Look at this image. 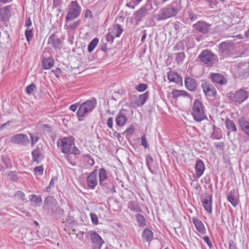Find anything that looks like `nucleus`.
<instances>
[{
  "instance_id": "f257e3e1",
  "label": "nucleus",
  "mask_w": 249,
  "mask_h": 249,
  "mask_svg": "<svg viewBox=\"0 0 249 249\" xmlns=\"http://www.w3.org/2000/svg\"><path fill=\"white\" fill-rule=\"evenodd\" d=\"M180 4V1L176 0L163 7L161 9L160 13L157 15L156 19L158 20H163L175 16L181 9Z\"/></svg>"
},
{
  "instance_id": "f03ea898",
  "label": "nucleus",
  "mask_w": 249,
  "mask_h": 249,
  "mask_svg": "<svg viewBox=\"0 0 249 249\" xmlns=\"http://www.w3.org/2000/svg\"><path fill=\"white\" fill-rule=\"evenodd\" d=\"M57 144L61 147V151L65 154L79 155L80 151L74 145V139L72 137H65L57 141Z\"/></svg>"
},
{
  "instance_id": "7ed1b4c3",
  "label": "nucleus",
  "mask_w": 249,
  "mask_h": 249,
  "mask_svg": "<svg viewBox=\"0 0 249 249\" xmlns=\"http://www.w3.org/2000/svg\"><path fill=\"white\" fill-rule=\"evenodd\" d=\"M82 8L77 0H71L68 5L66 16L67 21H73L80 15Z\"/></svg>"
},
{
  "instance_id": "20e7f679",
  "label": "nucleus",
  "mask_w": 249,
  "mask_h": 249,
  "mask_svg": "<svg viewBox=\"0 0 249 249\" xmlns=\"http://www.w3.org/2000/svg\"><path fill=\"white\" fill-rule=\"evenodd\" d=\"M249 93L246 89L241 88L235 92H230L228 94V97L235 105H240L248 98Z\"/></svg>"
},
{
  "instance_id": "39448f33",
  "label": "nucleus",
  "mask_w": 249,
  "mask_h": 249,
  "mask_svg": "<svg viewBox=\"0 0 249 249\" xmlns=\"http://www.w3.org/2000/svg\"><path fill=\"white\" fill-rule=\"evenodd\" d=\"M192 115L195 120L198 122L204 120L206 117L203 104L198 99L195 100L193 103Z\"/></svg>"
},
{
  "instance_id": "423d86ee",
  "label": "nucleus",
  "mask_w": 249,
  "mask_h": 249,
  "mask_svg": "<svg viewBox=\"0 0 249 249\" xmlns=\"http://www.w3.org/2000/svg\"><path fill=\"white\" fill-rule=\"evenodd\" d=\"M96 105V101L94 98L87 100L80 105L77 115L80 117L84 116L85 114L90 112L95 108Z\"/></svg>"
},
{
  "instance_id": "0eeeda50",
  "label": "nucleus",
  "mask_w": 249,
  "mask_h": 249,
  "mask_svg": "<svg viewBox=\"0 0 249 249\" xmlns=\"http://www.w3.org/2000/svg\"><path fill=\"white\" fill-rule=\"evenodd\" d=\"M57 201L52 196L46 197L44 202L43 210L49 214L52 215L57 210Z\"/></svg>"
},
{
  "instance_id": "6e6552de",
  "label": "nucleus",
  "mask_w": 249,
  "mask_h": 249,
  "mask_svg": "<svg viewBox=\"0 0 249 249\" xmlns=\"http://www.w3.org/2000/svg\"><path fill=\"white\" fill-rule=\"evenodd\" d=\"M200 60L205 64L210 65L216 60V56L211 51L206 49L203 51L199 55Z\"/></svg>"
},
{
  "instance_id": "1a4fd4ad",
  "label": "nucleus",
  "mask_w": 249,
  "mask_h": 249,
  "mask_svg": "<svg viewBox=\"0 0 249 249\" xmlns=\"http://www.w3.org/2000/svg\"><path fill=\"white\" fill-rule=\"evenodd\" d=\"M11 142L15 144L27 146L29 143V139L26 135L17 134L11 137Z\"/></svg>"
},
{
  "instance_id": "9d476101",
  "label": "nucleus",
  "mask_w": 249,
  "mask_h": 249,
  "mask_svg": "<svg viewBox=\"0 0 249 249\" xmlns=\"http://www.w3.org/2000/svg\"><path fill=\"white\" fill-rule=\"evenodd\" d=\"M234 50L232 43L226 41L221 43L219 45V51L223 56L230 55Z\"/></svg>"
},
{
  "instance_id": "9b49d317",
  "label": "nucleus",
  "mask_w": 249,
  "mask_h": 249,
  "mask_svg": "<svg viewBox=\"0 0 249 249\" xmlns=\"http://www.w3.org/2000/svg\"><path fill=\"white\" fill-rule=\"evenodd\" d=\"M11 16L12 9L10 5L4 6L0 9V20L3 21L5 24L8 23Z\"/></svg>"
},
{
  "instance_id": "f8f14e48",
  "label": "nucleus",
  "mask_w": 249,
  "mask_h": 249,
  "mask_svg": "<svg viewBox=\"0 0 249 249\" xmlns=\"http://www.w3.org/2000/svg\"><path fill=\"white\" fill-rule=\"evenodd\" d=\"M201 201L205 210L211 213H212V197L208 194H204L200 197Z\"/></svg>"
},
{
  "instance_id": "ddd939ff",
  "label": "nucleus",
  "mask_w": 249,
  "mask_h": 249,
  "mask_svg": "<svg viewBox=\"0 0 249 249\" xmlns=\"http://www.w3.org/2000/svg\"><path fill=\"white\" fill-rule=\"evenodd\" d=\"M205 94L209 96H214L216 93V90L213 85L209 82H203L201 85Z\"/></svg>"
},
{
  "instance_id": "4468645a",
  "label": "nucleus",
  "mask_w": 249,
  "mask_h": 249,
  "mask_svg": "<svg viewBox=\"0 0 249 249\" xmlns=\"http://www.w3.org/2000/svg\"><path fill=\"white\" fill-rule=\"evenodd\" d=\"M97 174V171L94 170L90 173L87 178L88 185L90 189H94L98 184Z\"/></svg>"
},
{
  "instance_id": "2eb2a0df",
  "label": "nucleus",
  "mask_w": 249,
  "mask_h": 249,
  "mask_svg": "<svg viewBox=\"0 0 249 249\" xmlns=\"http://www.w3.org/2000/svg\"><path fill=\"white\" fill-rule=\"evenodd\" d=\"M65 24L64 27L67 30L69 33L75 31L81 24V20L78 19L76 20L67 21L66 18L65 19Z\"/></svg>"
},
{
  "instance_id": "dca6fc26",
  "label": "nucleus",
  "mask_w": 249,
  "mask_h": 249,
  "mask_svg": "<svg viewBox=\"0 0 249 249\" xmlns=\"http://www.w3.org/2000/svg\"><path fill=\"white\" fill-rule=\"evenodd\" d=\"M212 80L220 85H226L227 79L222 74L219 73H212L210 75Z\"/></svg>"
},
{
  "instance_id": "f3484780",
  "label": "nucleus",
  "mask_w": 249,
  "mask_h": 249,
  "mask_svg": "<svg viewBox=\"0 0 249 249\" xmlns=\"http://www.w3.org/2000/svg\"><path fill=\"white\" fill-rule=\"evenodd\" d=\"M185 88L190 91L196 90L197 84L196 79L191 77H187L184 80Z\"/></svg>"
},
{
  "instance_id": "a211bd4d",
  "label": "nucleus",
  "mask_w": 249,
  "mask_h": 249,
  "mask_svg": "<svg viewBox=\"0 0 249 249\" xmlns=\"http://www.w3.org/2000/svg\"><path fill=\"white\" fill-rule=\"evenodd\" d=\"M167 78L170 82L182 85V78L180 77L176 72L170 71L167 73Z\"/></svg>"
},
{
  "instance_id": "6ab92c4d",
  "label": "nucleus",
  "mask_w": 249,
  "mask_h": 249,
  "mask_svg": "<svg viewBox=\"0 0 249 249\" xmlns=\"http://www.w3.org/2000/svg\"><path fill=\"white\" fill-rule=\"evenodd\" d=\"M123 29L120 24H116L114 25L112 30L109 33V37L111 40H113L115 37H118L121 35Z\"/></svg>"
},
{
  "instance_id": "aec40b11",
  "label": "nucleus",
  "mask_w": 249,
  "mask_h": 249,
  "mask_svg": "<svg viewBox=\"0 0 249 249\" xmlns=\"http://www.w3.org/2000/svg\"><path fill=\"white\" fill-rule=\"evenodd\" d=\"M192 220L197 231L202 234H205L206 230L202 222L196 217H193Z\"/></svg>"
},
{
  "instance_id": "412c9836",
  "label": "nucleus",
  "mask_w": 249,
  "mask_h": 249,
  "mask_svg": "<svg viewBox=\"0 0 249 249\" xmlns=\"http://www.w3.org/2000/svg\"><path fill=\"white\" fill-rule=\"evenodd\" d=\"M90 237L92 243L97 246V248L99 249L104 243L100 236L95 232H91L90 234Z\"/></svg>"
},
{
  "instance_id": "4be33fe9",
  "label": "nucleus",
  "mask_w": 249,
  "mask_h": 249,
  "mask_svg": "<svg viewBox=\"0 0 249 249\" xmlns=\"http://www.w3.org/2000/svg\"><path fill=\"white\" fill-rule=\"evenodd\" d=\"M238 123L242 130L249 136V122L245 118L241 117L238 119Z\"/></svg>"
},
{
  "instance_id": "5701e85b",
  "label": "nucleus",
  "mask_w": 249,
  "mask_h": 249,
  "mask_svg": "<svg viewBox=\"0 0 249 249\" xmlns=\"http://www.w3.org/2000/svg\"><path fill=\"white\" fill-rule=\"evenodd\" d=\"M172 94L175 99H177L179 97H187L188 98H192V96L188 92L183 90L174 89L172 91Z\"/></svg>"
},
{
  "instance_id": "b1692460",
  "label": "nucleus",
  "mask_w": 249,
  "mask_h": 249,
  "mask_svg": "<svg viewBox=\"0 0 249 249\" xmlns=\"http://www.w3.org/2000/svg\"><path fill=\"white\" fill-rule=\"evenodd\" d=\"M194 26L199 32L203 33L207 32L210 28V25L204 21H198Z\"/></svg>"
},
{
  "instance_id": "393cba45",
  "label": "nucleus",
  "mask_w": 249,
  "mask_h": 249,
  "mask_svg": "<svg viewBox=\"0 0 249 249\" xmlns=\"http://www.w3.org/2000/svg\"><path fill=\"white\" fill-rule=\"evenodd\" d=\"M99 176L100 185L106 187L107 184L104 183V181L107 178V170L104 168H101L99 170Z\"/></svg>"
},
{
  "instance_id": "a878e982",
  "label": "nucleus",
  "mask_w": 249,
  "mask_h": 249,
  "mask_svg": "<svg viewBox=\"0 0 249 249\" xmlns=\"http://www.w3.org/2000/svg\"><path fill=\"white\" fill-rule=\"evenodd\" d=\"M205 166L203 162L200 160H197L196 164V175L197 178H199L203 173Z\"/></svg>"
},
{
  "instance_id": "bb28decb",
  "label": "nucleus",
  "mask_w": 249,
  "mask_h": 249,
  "mask_svg": "<svg viewBox=\"0 0 249 249\" xmlns=\"http://www.w3.org/2000/svg\"><path fill=\"white\" fill-rule=\"evenodd\" d=\"M142 237L143 240L149 243L153 239V233L149 229H145L142 231Z\"/></svg>"
},
{
  "instance_id": "cd10ccee",
  "label": "nucleus",
  "mask_w": 249,
  "mask_h": 249,
  "mask_svg": "<svg viewBox=\"0 0 249 249\" xmlns=\"http://www.w3.org/2000/svg\"><path fill=\"white\" fill-rule=\"evenodd\" d=\"M48 43L54 48H57L59 47L60 41L55 35L53 34L49 37Z\"/></svg>"
},
{
  "instance_id": "c85d7f7f",
  "label": "nucleus",
  "mask_w": 249,
  "mask_h": 249,
  "mask_svg": "<svg viewBox=\"0 0 249 249\" xmlns=\"http://www.w3.org/2000/svg\"><path fill=\"white\" fill-rule=\"evenodd\" d=\"M32 156L33 159V162H36L39 163V160L41 159V153L39 149V145H37L36 149H34L32 152Z\"/></svg>"
},
{
  "instance_id": "c756f323",
  "label": "nucleus",
  "mask_w": 249,
  "mask_h": 249,
  "mask_svg": "<svg viewBox=\"0 0 249 249\" xmlns=\"http://www.w3.org/2000/svg\"><path fill=\"white\" fill-rule=\"evenodd\" d=\"M127 120V117L120 111L116 119V124L120 126H124Z\"/></svg>"
},
{
  "instance_id": "7c9ffc66",
  "label": "nucleus",
  "mask_w": 249,
  "mask_h": 249,
  "mask_svg": "<svg viewBox=\"0 0 249 249\" xmlns=\"http://www.w3.org/2000/svg\"><path fill=\"white\" fill-rule=\"evenodd\" d=\"M148 97V93L147 92H145L143 94H141L139 96V97L136 101V105L138 107L143 106L145 103Z\"/></svg>"
},
{
  "instance_id": "2f4dec72",
  "label": "nucleus",
  "mask_w": 249,
  "mask_h": 249,
  "mask_svg": "<svg viewBox=\"0 0 249 249\" xmlns=\"http://www.w3.org/2000/svg\"><path fill=\"white\" fill-rule=\"evenodd\" d=\"M146 161L148 168L150 171V172L153 174H156L157 168L156 167H152L151 165V163H154V161L153 158L151 156L147 157Z\"/></svg>"
},
{
  "instance_id": "473e14b6",
  "label": "nucleus",
  "mask_w": 249,
  "mask_h": 249,
  "mask_svg": "<svg viewBox=\"0 0 249 249\" xmlns=\"http://www.w3.org/2000/svg\"><path fill=\"white\" fill-rule=\"evenodd\" d=\"M228 200L231 204V205L236 207L238 203V199L236 196L232 192H230L227 196Z\"/></svg>"
},
{
  "instance_id": "72a5a7b5",
  "label": "nucleus",
  "mask_w": 249,
  "mask_h": 249,
  "mask_svg": "<svg viewBox=\"0 0 249 249\" xmlns=\"http://www.w3.org/2000/svg\"><path fill=\"white\" fill-rule=\"evenodd\" d=\"M147 14L146 9L145 8H142L137 11L135 18L136 20H141Z\"/></svg>"
},
{
  "instance_id": "f704fd0d",
  "label": "nucleus",
  "mask_w": 249,
  "mask_h": 249,
  "mask_svg": "<svg viewBox=\"0 0 249 249\" xmlns=\"http://www.w3.org/2000/svg\"><path fill=\"white\" fill-rule=\"evenodd\" d=\"M226 128L230 131L236 132L237 131L236 126L233 121L227 119L225 122Z\"/></svg>"
},
{
  "instance_id": "c9c22d12",
  "label": "nucleus",
  "mask_w": 249,
  "mask_h": 249,
  "mask_svg": "<svg viewBox=\"0 0 249 249\" xmlns=\"http://www.w3.org/2000/svg\"><path fill=\"white\" fill-rule=\"evenodd\" d=\"M42 67L44 69H50L53 65V61L52 58H45L42 62Z\"/></svg>"
},
{
  "instance_id": "e433bc0d",
  "label": "nucleus",
  "mask_w": 249,
  "mask_h": 249,
  "mask_svg": "<svg viewBox=\"0 0 249 249\" xmlns=\"http://www.w3.org/2000/svg\"><path fill=\"white\" fill-rule=\"evenodd\" d=\"M128 208L131 211L137 212L140 211V207L138 203L136 201H130L128 204Z\"/></svg>"
},
{
  "instance_id": "4c0bfd02",
  "label": "nucleus",
  "mask_w": 249,
  "mask_h": 249,
  "mask_svg": "<svg viewBox=\"0 0 249 249\" xmlns=\"http://www.w3.org/2000/svg\"><path fill=\"white\" fill-rule=\"evenodd\" d=\"M99 43V39L97 38L93 39L88 45V50L89 53L92 52Z\"/></svg>"
},
{
  "instance_id": "58836bf2",
  "label": "nucleus",
  "mask_w": 249,
  "mask_h": 249,
  "mask_svg": "<svg viewBox=\"0 0 249 249\" xmlns=\"http://www.w3.org/2000/svg\"><path fill=\"white\" fill-rule=\"evenodd\" d=\"M136 218L140 226L143 227L146 225V221L144 216L140 213L136 215Z\"/></svg>"
},
{
  "instance_id": "ea45409f",
  "label": "nucleus",
  "mask_w": 249,
  "mask_h": 249,
  "mask_svg": "<svg viewBox=\"0 0 249 249\" xmlns=\"http://www.w3.org/2000/svg\"><path fill=\"white\" fill-rule=\"evenodd\" d=\"M176 55V61L178 64L181 63L185 57L184 53L180 52L175 54Z\"/></svg>"
},
{
  "instance_id": "a19ab883",
  "label": "nucleus",
  "mask_w": 249,
  "mask_h": 249,
  "mask_svg": "<svg viewBox=\"0 0 249 249\" xmlns=\"http://www.w3.org/2000/svg\"><path fill=\"white\" fill-rule=\"evenodd\" d=\"M31 140V146L33 147L39 139L38 135L37 133H29Z\"/></svg>"
},
{
  "instance_id": "79ce46f5",
  "label": "nucleus",
  "mask_w": 249,
  "mask_h": 249,
  "mask_svg": "<svg viewBox=\"0 0 249 249\" xmlns=\"http://www.w3.org/2000/svg\"><path fill=\"white\" fill-rule=\"evenodd\" d=\"M36 89V86L34 83L31 84L26 88V92L28 94H31Z\"/></svg>"
},
{
  "instance_id": "37998d69",
  "label": "nucleus",
  "mask_w": 249,
  "mask_h": 249,
  "mask_svg": "<svg viewBox=\"0 0 249 249\" xmlns=\"http://www.w3.org/2000/svg\"><path fill=\"white\" fill-rule=\"evenodd\" d=\"M44 168L42 166H38L34 168V173L36 176H41L43 174Z\"/></svg>"
},
{
  "instance_id": "c03bdc74",
  "label": "nucleus",
  "mask_w": 249,
  "mask_h": 249,
  "mask_svg": "<svg viewBox=\"0 0 249 249\" xmlns=\"http://www.w3.org/2000/svg\"><path fill=\"white\" fill-rule=\"evenodd\" d=\"M83 156L84 160L88 162L89 165L93 166L94 164V160L89 154H86Z\"/></svg>"
},
{
  "instance_id": "a18cd8bd",
  "label": "nucleus",
  "mask_w": 249,
  "mask_h": 249,
  "mask_svg": "<svg viewBox=\"0 0 249 249\" xmlns=\"http://www.w3.org/2000/svg\"><path fill=\"white\" fill-rule=\"evenodd\" d=\"M147 88V85L143 83H141L135 86V89L140 92H142L144 91Z\"/></svg>"
},
{
  "instance_id": "49530a36",
  "label": "nucleus",
  "mask_w": 249,
  "mask_h": 249,
  "mask_svg": "<svg viewBox=\"0 0 249 249\" xmlns=\"http://www.w3.org/2000/svg\"><path fill=\"white\" fill-rule=\"evenodd\" d=\"M30 200L32 202H35L36 203L41 202L42 199L41 197L38 198L36 195H31L29 196Z\"/></svg>"
},
{
  "instance_id": "de8ad7c7",
  "label": "nucleus",
  "mask_w": 249,
  "mask_h": 249,
  "mask_svg": "<svg viewBox=\"0 0 249 249\" xmlns=\"http://www.w3.org/2000/svg\"><path fill=\"white\" fill-rule=\"evenodd\" d=\"M15 197L18 199H21L22 201L26 200L24 193L20 191L17 192L15 195Z\"/></svg>"
},
{
  "instance_id": "09e8293b",
  "label": "nucleus",
  "mask_w": 249,
  "mask_h": 249,
  "mask_svg": "<svg viewBox=\"0 0 249 249\" xmlns=\"http://www.w3.org/2000/svg\"><path fill=\"white\" fill-rule=\"evenodd\" d=\"M66 222H68L70 225H74L75 224L74 218L73 216L71 215V213H68V215L66 219Z\"/></svg>"
},
{
  "instance_id": "8fccbe9b",
  "label": "nucleus",
  "mask_w": 249,
  "mask_h": 249,
  "mask_svg": "<svg viewBox=\"0 0 249 249\" xmlns=\"http://www.w3.org/2000/svg\"><path fill=\"white\" fill-rule=\"evenodd\" d=\"M91 221L94 225H97L98 223V217L97 215L93 213H90Z\"/></svg>"
},
{
  "instance_id": "3c124183",
  "label": "nucleus",
  "mask_w": 249,
  "mask_h": 249,
  "mask_svg": "<svg viewBox=\"0 0 249 249\" xmlns=\"http://www.w3.org/2000/svg\"><path fill=\"white\" fill-rule=\"evenodd\" d=\"M42 130L46 132L49 133L51 132L52 130V127L51 126L48 125L47 124H42Z\"/></svg>"
},
{
  "instance_id": "603ef678",
  "label": "nucleus",
  "mask_w": 249,
  "mask_h": 249,
  "mask_svg": "<svg viewBox=\"0 0 249 249\" xmlns=\"http://www.w3.org/2000/svg\"><path fill=\"white\" fill-rule=\"evenodd\" d=\"M33 36V31H25V36L28 43H29L30 40L32 39Z\"/></svg>"
},
{
  "instance_id": "864d4df0",
  "label": "nucleus",
  "mask_w": 249,
  "mask_h": 249,
  "mask_svg": "<svg viewBox=\"0 0 249 249\" xmlns=\"http://www.w3.org/2000/svg\"><path fill=\"white\" fill-rule=\"evenodd\" d=\"M141 138V145L144 146V147H147L148 144L145 136L143 135Z\"/></svg>"
},
{
  "instance_id": "5fc2aeb1",
  "label": "nucleus",
  "mask_w": 249,
  "mask_h": 249,
  "mask_svg": "<svg viewBox=\"0 0 249 249\" xmlns=\"http://www.w3.org/2000/svg\"><path fill=\"white\" fill-rule=\"evenodd\" d=\"M134 131V128L133 126H131L128 128H127L124 131V133L126 134V135H130L133 133Z\"/></svg>"
},
{
  "instance_id": "6e6d98bb",
  "label": "nucleus",
  "mask_w": 249,
  "mask_h": 249,
  "mask_svg": "<svg viewBox=\"0 0 249 249\" xmlns=\"http://www.w3.org/2000/svg\"><path fill=\"white\" fill-rule=\"evenodd\" d=\"M203 240L204 242L209 246V247H212L213 246L212 242L211 241L209 236H205L203 237Z\"/></svg>"
},
{
  "instance_id": "4d7b16f0",
  "label": "nucleus",
  "mask_w": 249,
  "mask_h": 249,
  "mask_svg": "<svg viewBox=\"0 0 249 249\" xmlns=\"http://www.w3.org/2000/svg\"><path fill=\"white\" fill-rule=\"evenodd\" d=\"M80 104L79 103H77L76 104L71 105L70 107V109L72 111H75L77 109L78 107H79Z\"/></svg>"
},
{
  "instance_id": "13d9d810",
  "label": "nucleus",
  "mask_w": 249,
  "mask_h": 249,
  "mask_svg": "<svg viewBox=\"0 0 249 249\" xmlns=\"http://www.w3.org/2000/svg\"><path fill=\"white\" fill-rule=\"evenodd\" d=\"M63 0H53V8H55L61 4Z\"/></svg>"
},
{
  "instance_id": "bf43d9fd",
  "label": "nucleus",
  "mask_w": 249,
  "mask_h": 249,
  "mask_svg": "<svg viewBox=\"0 0 249 249\" xmlns=\"http://www.w3.org/2000/svg\"><path fill=\"white\" fill-rule=\"evenodd\" d=\"M32 23L31 21V20L30 19V18H26L25 21V27H29V26H32Z\"/></svg>"
},
{
  "instance_id": "052dcab7",
  "label": "nucleus",
  "mask_w": 249,
  "mask_h": 249,
  "mask_svg": "<svg viewBox=\"0 0 249 249\" xmlns=\"http://www.w3.org/2000/svg\"><path fill=\"white\" fill-rule=\"evenodd\" d=\"M107 125L110 128H112V126H113V119H112V118L109 117L108 119L107 122Z\"/></svg>"
},
{
  "instance_id": "680f3d73",
  "label": "nucleus",
  "mask_w": 249,
  "mask_h": 249,
  "mask_svg": "<svg viewBox=\"0 0 249 249\" xmlns=\"http://www.w3.org/2000/svg\"><path fill=\"white\" fill-rule=\"evenodd\" d=\"M189 18L191 20H195L197 18V15L191 12L189 14Z\"/></svg>"
},
{
  "instance_id": "e2e57ef3",
  "label": "nucleus",
  "mask_w": 249,
  "mask_h": 249,
  "mask_svg": "<svg viewBox=\"0 0 249 249\" xmlns=\"http://www.w3.org/2000/svg\"><path fill=\"white\" fill-rule=\"evenodd\" d=\"M209 3V5L211 8H213V6L216 5V0H205Z\"/></svg>"
},
{
  "instance_id": "0e129e2a",
  "label": "nucleus",
  "mask_w": 249,
  "mask_h": 249,
  "mask_svg": "<svg viewBox=\"0 0 249 249\" xmlns=\"http://www.w3.org/2000/svg\"><path fill=\"white\" fill-rule=\"evenodd\" d=\"M85 17L86 18H87L89 17L91 18L92 17V13L90 10H87L86 11V12L85 14Z\"/></svg>"
},
{
  "instance_id": "69168bd1",
  "label": "nucleus",
  "mask_w": 249,
  "mask_h": 249,
  "mask_svg": "<svg viewBox=\"0 0 249 249\" xmlns=\"http://www.w3.org/2000/svg\"><path fill=\"white\" fill-rule=\"evenodd\" d=\"M54 72V75L57 78L59 77V74L61 72V71L59 68H56L55 70L52 71Z\"/></svg>"
},
{
  "instance_id": "338daca9",
  "label": "nucleus",
  "mask_w": 249,
  "mask_h": 249,
  "mask_svg": "<svg viewBox=\"0 0 249 249\" xmlns=\"http://www.w3.org/2000/svg\"><path fill=\"white\" fill-rule=\"evenodd\" d=\"M57 180V178L55 177H53L50 182L49 185L52 187H54V184Z\"/></svg>"
},
{
  "instance_id": "774afa93",
  "label": "nucleus",
  "mask_w": 249,
  "mask_h": 249,
  "mask_svg": "<svg viewBox=\"0 0 249 249\" xmlns=\"http://www.w3.org/2000/svg\"><path fill=\"white\" fill-rule=\"evenodd\" d=\"M229 248L230 249H237L232 241L229 242Z\"/></svg>"
}]
</instances>
